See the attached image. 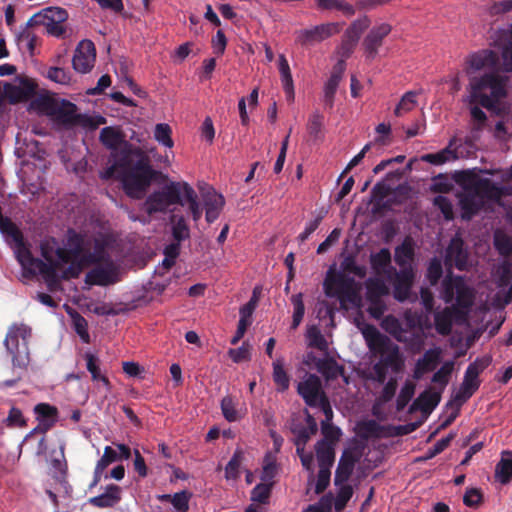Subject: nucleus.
<instances>
[{
    "instance_id": "obj_19",
    "label": "nucleus",
    "mask_w": 512,
    "mask_h": 512,
    "mask_svg": "<svg viewBox=\"0 0 512 512\" xmlns=\"http://www.w3.org/2000/svg\"><path fill=\"white\" fill-rule=\"evenodd\" d=\"M499 62L498 54L490 49H483L470 54L466 58L465 71L467 74L480 71L482 69H494Z\"/></svg>"
},
{
    "instance_id": "obj_14",
    "label": "nucleus",
    "mask_w": 512,
    "mask_h": 512,
    "mask_svg": "<svg viewBox=\"0 0 512 512\" xmlns=\"http://www.w3.org/2000/svg\"><path fill=\"white\" fill-rule=\"evenodd\" d=\"M341 30V24L337 22L324 23L311 29H302L296 33V42L301 46H310L319 43Z\"/></svg>"
},
{
    "instance_id": "obj_18",
    "label": "nucleus",
    "mask_w": 512,
    "mask_h": 512,
    "mask_svg": "<svg viewBox=\"0 0 512 512\" xmlns=\"http://www.w3.org/2000/svg\"><path fill=\"white\" fill-rule=\"evenodd\" d=\"M391 30L392 26L388 23H381L370 29L362 42L366 58L372 60L376 57L384 38L390 34Z\"/></svg>"
},
{
    "instance_id": "obj_17",
    "label": "nucleus",
    "mask_w": 512,
    "mask_h": 512,
    "mask_svg": "<svg viewBox=\"0 0 512 512\" xmlns=\"http://www.w3.org/2000/svg\"><path fill=\"white\" fill-rule=\"evenodd\" d=\"M297 393L302 397L305 404L312 408H316L323 395H326L322 389L320 378L315 374H308L303 381L298 383Z\"/></svg>"
},
{
    "instance_id": "obj_45",
    "label": "nucleus",
    "mask_w": 512,
    "mask_h": 512,
    "mask_svg": "<svg viewBox=\"0 0 512 512\" xmlns=\"http://www.w3.org/2000/svg\"><path fill=\"white\" fill-rule=\"evenodd\" d=\"M389 294V289L385 282L379 278H370L366 282V298L381 299Z\"/></svg>"
},
{
    "instance_id": "obj_8",
    "label": "nucleus",
    "mask_w": 512,
    "mask_h": 512,
    "mask_svg": "<svg viewBox=\"0 0 512 512\" xmlns=\"http://www.w3.org/2000/svg\"><path fill=\"white\" fill-rule=\"evenodd\" d=\"M45 113L56 123L66 127H73L79 124L86 125L90 118L78 114L77 106L68 100L45 99L42 103Z\"/></svg>"
},
{
    "instance_id": "obj_27",
    "label": "nucleus",
    "mask_w": 512,
    "mask_h": 512,
    "mask_svg": "<svg viewBox=\"0 0 512 512\" xmlns=\"http://www.w3.org/2000/svg\"><path fill=\"white\" fill-rule=\"evenodd\" d=\"M121 500V488L118 485L110 484L105 492L89 499V503L98 508L114 507Z\"/></svg>"
},
{
    "instance_id": "obj_6",
    "label": "nucleus",
    "mask_w": 512,
    "mask_h": 512,
    "mask_svg": "<svg viewBox=\"0 0 512 512\" xmlns=\"http://www.w3.org/2000/svg\"><path fill=\"white\" fill-rule=\"evenodd\" d=\"M0 231L3 234L10 236L16 243V258L23 269V275L28 278L40 274H51L52 267L46 264V260L35 258L29 248L24 243L22 232L16 226V224L6 216L0 218Z\"/></svg>"
},
{
    "instance_id": "obj_60",
    "label": "nucleus",
    "mask_w": 512,
    "mask_h": 512,
    "mask_svg": "<svg viewBox=\"0 0 512 512\" xmlns=\"http://www.w3.org/2000/svg\"><path fill=\"white\" fill-rule=\"evenodd\" d=\"M251 346L248 342H243L238 348H231L228 350V355L235 363L248 361L251 359Z\"/></svg>"
},
{
    "instance_id": "obj_5",
    "label": "nucleus",
    "mask_w": 512,
    "mask_h": 512,
    "mask_svg": "<svg viewBox=\"0 0 512 512\" xmlns=\"http://www.w3.org/2000/svg\"><path fill=\"white\" fill-rule=\"evenodd\" d=\"M508 77L492 71L480 77L470 79L469 103H479L482 107L491 109L507 95Z\"/></svg>"
},
{
    "instance_id": "obj_54",
    "label": "nucleus",
    "mask_w": 512,
    "mask_h": 512,
    "mask_svg": "<svg viewBox=\"0 0 512 512\" xmlns=\"http://www.w3.org/2000/svg\"><path fill=\"white\" fill-rule=\"evenodd\" d=\"M415 393V384L407 381L400 390V393L396 400L397 411H402L410 400L413 398Z\"/></svg>"
},
{
    "instance_id": "obj_22",
    "label": "nucleus",
    "mask_w": 512,
    "mask_h": 512,
    "mask_svg": "<svg viewBox=\"0 0 512 512\" xmlns=\"http://www.w3.org/2000/svg\"><path fill=\"white\" fill-rule=\"evenodd\" d=\"M491 361V357L485 356L470 363L465 371L462 385L476 392L481 383L479 375L491 364Z\"/></svg>"
},
{
    "instance_id": "obj_38",
    "label": "nucleus",
    "mask_w": 512,
    "mask_h": 512,
    "mask_svg": "<svg viewBox=\"0 0 512 512\" xmlns=\"http://www.w3.org/2000/svg\"><path fill=\"white\" fill-rule=\"evenodd\" d=\"M319 468L330 469L335 460L334 447L327 441H318L315 445Z\"/></svg>"
},
{
    "instance_id": "obj_16",
    "label": "nucleus",
    "mask_w": 512,
    "mask_h": 512,
    "mask_svg": "<svg viewBox=\"0 0 512 512\" xmlns=\"http://www.w3.org/2000/svg\"><path fill=\"white\" fill-rule=\"evenodd\" d=\"M390 275L393 279V296L396 300L403 302L410 296L411 288L415 280L414 267H404L397 271L394 267H390Z\"/></svg>"
},
{
    "instance_id": "obj_64",
    "label": "nucleus",
    "mask_w": 512,
    "mask_h": 512,
    "mask_svg": "<svg viewBox=\"0 0 512 512\" xmlns=\"http://www.w3.org/2000/svg\"><path fill=\"white\" fill-rule=\"evenodd\" d=\"M191 498V493L183 490L175 493L172 496L171 504L175 508L177 512H187L189 510V500Z\"/></svg>"
},
{
    "instance_id": "obj_11",
    "label": "nucleus",
    "mask_w": 512,
    "mask_h": 512,
    "mask_svg": "<svg viewBox=\"0 0 512 512\" xmlns=\"http://www.w3.org/2000/svg\"><path fill=\"white\" fill-rule=\"evenodd\" d=\"M354 280L343 273L328 271L323 283L324 292L328 297H337L341 304L354 303L356 292L353 288Z\"/></svg>"
},
{
    "instance_id": "obj_9",
    "label": "nucleus",
    "mask_w": 512,
    "mask_h": 512,
    "mask_svg": "<svg viewBox=\"0 0 512 512\" xmlns=\"http://www.w3.org/2000/svg\"><path fill=\"white\" fill-rule=\"evenodd\" d=\"M183 183L171 182L161 190L154 191L145 200L144 209L149 215L158 212H166L169 206L174 204L184 205L181 194Z\"/></svg>"
},
{
    "instance_id": "obj_43",
    "label": "nucleus",
    "mask_w": 512,
    "mask_h": 512,
    "mask_svg": "<svg viewBox=\"0 0 512 512\" xmlns=\"http://www.w3.org/2000/svg\"><path fill=\"white\" fill-rule=\"evenodd\" d=\"M12 355V362L14 367L20 369H27L30 363V353L27 343H22V346L14 347L11 345V349H7Z\"/></svg>"
},
{
    "instance_id": "obj_34",
    "label": "nucleus",
    "mask_w": 512,
    "mask_h": 512,
    "mask_svg": "<svg viewBox=\"0 0 512 512\" xmlns=\"http://www.w3.org/2000/svg\"><path fill=\"white\" fill-rule=\"evenodd\" d=\"M370 264L376 274H387L390 277L391 253L388 248H382L371 254Z\"/></svg>"
},
{
    "instance_id": "obj_48",
    "label": "nucleus",
    "mask_w": 512,
    "mask_h": 512,
    "mask_svg": "<svg viewBox=\"0 0 512 512\" xmlns=\"http://www.w3.org/2000/svg\"><path fill=\"white\" fill-rule=\"evenodd\" d=\"M244 459V453L241 449H236L233 456L225 467V478L227 480H237L240 476V466Z\"/></svg>"
},
{
    "instance_id": "obj_62",
    "label": "nucleus",
    "mask_w": 512,
    "mask_h": 512,
    "mask_svg": "<svg viewBox=\"0 0 512 512\" xmlns=\"http://www.w3.org/2000/svg\"><path fill=\"white\" fill-rule=\"evenodd\" d=\"M383 327L397 341H398V337L400 338L403 335V333L406 331V329L403 328L400 321L394 316H387L383 321Z\"/></svg>"
},
{
    "instance_id": "obj_41",
    "label": "nucleus",
    "mask_w": 512,
    "mask_h": 512,
    "mask_svg": "<svg viewBox=\"0 0 512 512\" xmlns=\"http://www.w3.org/2000/svg\"><path fill=\"white\" fill-rule=\"evenodd\" d=\"M19 146L16 148L18 157H30L40 160L44 157L45 150L41 147L40 143L35 139H25L23 143L18 142Z\"/></svg>"
},
{
    "instance_id": "obj_61",
    "label": "nucleus",
    "mask_w": 512,
    "mask_h": 512,
    "mask_svg": "<svg viewBox=\"0 0 512 512\" xmlns=\"http://www.w3.org/2000/svg\"><path fill=\"white\" fill-rule=\"evenodd\" d=\"M72 318L75 332L79 335L84 343H89L90 335L88 333V323L86 319L77 312Z\"/></svg>"
},
{
    "instance_id": "obj_42",
    "label": "nucleus",
    "mask_w": 512,
    "mask_h": 512,
    "mask_svg": "<svg viewBox=\"0 0 512 512\" xmlns=\"http://www.w3.org/2000/svg\"><path fill=\"white\" fill-rule=\"evenodd\" d=\"M84 359L86 360V368L91 374L93 381H101L107 389H110L111 384L109 379L101 373L100 360L92 353H85Z\"/></svg>"
},
{
    "instance_id": "obj_39",
    "label": "nucleus",
    "mask_w": 512,
    "mask_h": 512,
    "mask_svg": "<svg viewBox=\"0 0 512 512\" xmlns=\"http://www.w3.org/2000/svg\"><path fill=\"white\" fill-rule=\"evenodd\" d=\"M32 330L25 324L14 325L6 335L4 344L7 349H11V345L18 347L19 338L23 340V343L28 344V339L31 337Z\"/></svg>"
},
{
    "instance_id": "obj_46",
    "label": "nucleus",
    "mask_w": 512,
    "mask_h": 512,
    "mask_svg": "<svg viewBox=\"0 0 512 512\" xmlns=\"http://www.w3.org/2000/svg\"><path fill=\"white\" fill-rule=\"evenodd\" d=\"M170 221L173 224L172 236L174 241L182 242L190 237V230L183 216L173 214Z\"/></svg>"
},
{
    "instance_id": "obj_37",
    "label": "nucleus",
    "mask_w": 512,
    "mask_h": 512,
    "mask_svg": "<svg viewBox=\"0 0 512 512\" xmlns=\"http://www.w3.org/2000/svg\"><path fill=\"white\" fill-rule=\"evenodd\" d=\"M316 8L320 11H340L346 17H352L356 13V8L342 0H315Z\"/></svg>"
},
{
    "instance_id": "obj_36",
    "label": "nucleus",
    "mask_w": 512,
    "mask_h": 512,
    "mask_svg": "<svg viewBox=\"0 0 512 512\" xmlns=\"http://www.w3.org/2000/svg\"><path fill=\"white\" fill-rule=\"evenodd\" d=\"M279 72L284 92L289 101L294 100V85L289 63L286 57L279 55Z\"/></svg>"
},
{
    "instance_id": "obj_55",
    "label": "nucleus",
    "mask_w": 512,
    "mask_h": 512,
    "mask_svg": "<svg viewBox=\"0 0 512 512\" xmlns=\"http://www.w3.org/2000/svg\"><path fill=\"white\" fill-rule=\"evenodd\" d=\"M494 246L502 256H509L512 254V240L508 235L502 232L495 233Z\"/></svg>"
},
{
    "instance_id": "obj_50",
    "label": "nucleus",
    "mask_w": 512,
    "mask_h": 512,
    "mask_svg": "<svg viewBox=\"0 0 512 512\" xmlns=\"http://www.w3.org/2000/svg\"><path fill=\"white\" fill-rule=\"evenodd\" d=\"M416 97H417V93L416 92H414V91L406 92L402 96V98L399 101V103L397 104V106H396V108L394 110V114L397 117H400L404 113H407V112H410L411 110H413L415 108V106L417 105Z\"/></svg>"
},
{
    "instance_id": "obj_30",
    "label": "nucleus",
    "mask_w": 512,
    "mask_h": 512,
    "mask_svg": "<svg viewBox=\"0 0 512 512\" xmlns=\"http://www.w3.org/2000/svg\"><path fill=\"white\" fill-rule=\"evenodd\" d=\"M494 477L502 485L512 480V451L505 450L501 453V459L495 466Z\"/></svg>"
},
{
    "instance_id": "obj_12",
    "label": "nucleus",
    "mask_w": 512,
    "mask_h": 512,
    "mask_svg": "<svg viewBox=\"0 0 512 512\" xmlns=\"http://www.w3.org/2000/svg\"><path fill=\"white\" fill-rule=\"evenodd\" d=\"M371 21L368 16L364 15L361 18L354 20L348 28L345 30L341 45L339 47L338 53L344 59H348L362 35V33L370 26Z\"/></svg>"
},
{
    "instance_id": "obj_15",
    "label": "nucleus",
    "mask_w": 512,
    "mask_h": 512,
    "mask_svg": "<svg viewBox=\"0 0 512 512\" xmlns=\"http://www.w3.org/2000/svg\"><path fill=\"white\" fill-rule=\"evenodd\" d=\"M96 60V48L91 40L85 39L78 43L73 59V69L82 74H86L92 70Z\"/></svg>"
},
{
    "instance_id": "obj_7",
    "label": "nucleus",
    "mask_w": 512,
    "mask_h": 512,
    "mask_svg": "<svg viewBox=\"0 0 512 512\" xmlns=\"http://www.w3.org/2000/svg\"><path fill=\"white\" fill-rule=\"evenodd\" d=\"M379 355V359L372 366V373L369 379L384 384L389 371L393 374H401L405 368V358L397 344L392 341L373 352Z\"/></svg>"
},
{
    "instance_id": "obj_2",
    "label": "nucleus",
    "mask_w": 512,
    "mask_h": 512,
    "mask_svg": "<svg viewBox=\"0 0 512 512\" xmlns=\"http://www.w3.org/2000/svg\"><path fill=\"white\" fill-rule=\"evenodd\" d=\"M440 297L445 303H453L434 314L436 331L447 336L452 331L453 322L457 318H463L473 306L475 291L469 286L463 276L448 273L441 283Z\"/></svg>"
},
{
    "instance_id": "obj_28",
    "label": "nucleus",
    "mask_w": 512,
    "mask_h": 512,
    "mask_svg": "<svg viewBox=\"0 0 512 512\" xmlns=\"http://www.w3.org/2000/svg\"><path fill=\"white\" fill-rule=\"evenodd\" d=\"M414 257V242L413 239L408 236L395 248L394 261L400 268L413 267L412 263Z\"/></svg>"
},
{
    "instance_id": "obj_1",
    "label": "nucleus",
    "mask_w": 512,
    "mask_h": 512,
    "mask_svg": "<svg viewBox=\"0 0 512 512\" xmlns=\"http://www.w3.org/2000/svg\"><path fill=\"white\" fill-rule=\"evenodd\" d=\"M108 245L104 237L90 238L73 228L66 231L62 247L54 237L43 239L40 242V253L53 270L51 274H43L48 288L53 290L61 280L78 278L91 265L111 266L114 262L107 251Z\"/></svg>"
},
{
    "instance_id": "obj_58",
    "label": "nucleus",
    "mask_w": 512,
    "mask_h": 512,
    "mask_svg": "<svg viewBox=\"0 0 512 512\" xmlns=\"http://www.w3.org/2000/svg\"><path fill=\"white\" fill-rule=\"evenodd\" d=\"M443 275V268L441 261L434 257L430 260L426 277L432 286H435Z\"/></svg>"
},
{
    "instance_id": "obj_4",
    "label": "nucleus",
    "mask_w": 512,
    "mask_h": 512,
    "mask_svg": "<svg viewBox=\"0 0 512 512\" xmlns=\"http://www.w3.org/2000/svg\"><path fill=\"white\" fill-rule=\"evenodd\" d=\"M132 153L139 158L135 163L129 161L127 157H123L118 162L117 165L121 168L119 179L127 196L141 199L161 172L152 168L149 158L140 149H135Z\"/></svg>"
},
{
    "instance_id": "obj_57",
    "label": "nucleus",
    "mask_w": 512,
    "mask_h": 512,
    "mask_svg": "<svg viewBox=\"0 0 512 512\" xmlns=\"http://www.w3.org/2000/svg\"><path fill=\"white\" fill-rule=\"evenodd\" d=\"M470 115L472 119L471 132L482 131L487 121L486 113L480 107L474 105L470 108Z\"/></svg>"
},
{
    "instance_id": "obj_3",
    "label": "nucleus",
    "mask_w": 512,
    "mask_h": 512,
    "mask_svg": "<svg viewBox=\"0 0 512 512\" xmlns=\"http://www.w3.org/2000/svg\"><path fill=\"white\" fill-rule=\"evenodd\" d=\"M455 181L465 192L459 195V205L463 220H471L483 206V200H498L503 195L502 188L489 178H478L470 171L456 172Z\"/></svg>"
},
{
    "instance_id": "obj_63",
    "label": "nucleus",
    "mask_w": 512,
    "mask_h": 512,
    "mask_svg": "<svg viewBox=\"0 0 512 512\" xmlns=\"http://www.w3.org/2000/svg\"><path fill=\"white\" fill-rule=\"evenodd\" d=\"M353 496V489L350 485L347 484H341V487L337 493L336 499H335V509L336 511H341L345 508L348 501Z\"/></svg>"
},
{
    "instance_id": "obj_56",
    "label": "nucleus",
    "mask_w": 512,
    "mask_h": 512,
    "mask_svg": "<svg viewBox=\"0 0 512 512\" xmlns=\"http://www.w3.org/2000/svg\"><path fill=\"white\" fill-rule=\"evenodd\" d=\"M221 411L224 418L229 422H235L239 419L236 405L231 396H225L220 403Z\"/></svg>"
},
{
    "instance_id": "obj_44",
    "label": "nucleus",
    "mask_w": 512,
    "mask_h": 512,
    "mask_svg": "<svg viewBox=\"0 0 512 512\" xmlns=\"http://www.w3.org/2000/svg\"><path fill=\"white\" fill-rule=\"evenodd\" d=\"M273 381L277 386L279 392H285L290 385V377L284 369L283 362L276 360L273 362Z\"/></svg>"
},
{
    "instance_id": "obj_24",
    "label": "nucleus",
    "mask_w": 512,
    "mask_h": 512,
    "mask_svg": "<svg viewBox=\"0 0 512 512\" xmlns=\"http://www.w3.org/2000/svg\"><path fill=\"white\" fill-rule=\"evenodd\" d=\"M116 273L115 264L104 265V267H95L85 276V282L89 285L107 286L115 282Z\"/></svg>"
},
{
    "instance_id": "obj_47",
    "label": "nucleus",
    "mask_w": 512,
    "mask_h": 512,
    "mask_svg": "<svg viewBox=\"0 0 512 512\" xmlns=\"http://www.w3.org/2000/svg\"><path fill=\"white\" fill-rule=\"evenodd\" d=\"M398 341L405 343L407 348L414 353L420 352L424 346V337L422 333L409 331L407 329L400 338L398 337Z\"/></svg>"
},
{
    "instance_id": "obj_10",
    "label": "nucleus",
    "mask_w": 512,
    "mask_h": 512,
    "mask_svg": "<svg viewBox=\"0 0 512 512\" xmlns=\"http://www.w3.org/2000/svg\"><path fill=\"white\" fill-rule=\"evenodd\" d=\"M68 19V12L61 7H46L35 13L28 21L27 25H42L46 28L50 36L62 38L66 33L63 23Z\"/></svg>"
},
{
    "instance_id": "obj_35",
    "label": "nucleus",
    "mask_w": 512,
    "mask_h": 512,
    "mask_svg": "<svg viewBox=\"0 0 512 512\" xmlns=\"http://www.w3.org/2000/svg\"><path fill=\"white\" fill-rule=\"evenodd\" d=\"M279 72L284 92L289 101L294 100V85L289 63L286 57L279 55Z\"/></svg>"
},
{
    "instance_id": "obj_40",
    "label": "nucleus",
    "mask_w": 512,
    "mask_h": 512,
    "mask_svg": "<svg viewBox=\"0 0 512 512\" xmlns=\"http://www.w3.org/2000/svg\"><path fill=\"white\" fill-rule=\"evenodd\" d=\"M363 336L371 352L378 351L379 348L391 341L387 336L381 334L374 325H367L363 330Z\"/></svg>"
},
{
    "instance_id": "obj_13",
    "label": "nucleus",
    "mask_w": 512,
    "mask_h": 512,
    "mask_svg": "<svg viewBox=\"0 0 512 512\" xmlns=\"http://www.w3.org/2000/svg\"><path fill=\"white\" fill-rule=\"evenodd\" d=\"M444 263L448 268L454 267L459 271L469 269V251L461 237L454 236L450 240L445 250Z\"/></svg>"
},
{
    "instance_id": "obj_26",
    "label": "nucleus",
    "mask_w": 512,
    "mask_h": 512,
    "mask_svg": "<svg viewBox=\"0 0 512 512\" xmlns=\"http://www.w3.org/2000/svg\"><path fill=\"white\" fill-rule=\"evenodd\" d=\"M440 348H433L425 351L415 365L414 377L420 378L423 374L433 371L440 362Z\"/></svg>"
},
{
    "instance_id": "obj_33",
    "label": "nucleus",
    "mask_w": 512,
    "mask_h": 512,
    "mask_svg": "<svg viewBox=\"0 0 512 512\" xmlns=\"http://www.w3.org/2000/svg\"><path fill=\"white\" fill-rule=\"evenodd\" d=\"M315 366L326 380H335L344 373L343 366L331 357L317 359Z\"/></svg>"
},
{
    "instance_id": "obj_23",
    "label": "nucleus",
    "mask_w": 512,
    "mask_h": 512,
    "mask_svg": "<svg viewBox=\"0 0 512 512\" xmlns=\"http://www.w3.org/2000/svg\"><path fill=\"white\" fill-rule=\"evenodd\" d=\"M358 460L359 457L351 449L343 451L335 471L334 483L336 486L348 481Z\"/></svg>"
},
{
    "instance_id": "obj_25",
    "label": "nucleus",
    "mask_w": 512,
    "mask_h": 512,
    "mask_svg": "<svg viewBox=\"0 0 512 512\" xmlns=\"http://www.w3.org/2000/svg\"><path fill=\"white\" fill-rule=\"evenodd\" d=\"M36 419L39 421L38 428L45 433L50 430L57 422L58 409L48 403H39L34 407Z\"/></svg>"
},
{
    "instance_id": "obj_32",
    "label": "nucleus",
    "mask_w": 512,
    "mask_h": 512,
    "mask_svg": "<svg viewBox=\"0 0 512 512\" xmlns=\"http://www.w3.org/2000/svg\"><path fill=\"white\" fill-rule=\"evenodd\" d=\"M455 143V139L450 140L449 145L436 152V153H428L422 156V161L427 162L432 165H442L447 162L458 159L456 149H453L452 146Z\"/></svg>"
},
{
    "instance_id": "obj_20",
    "label": "nucleus",
    "mask_w": 512,
    "mask_h": 512,
    "mask_svg": "<svg viewBox=\"0 0 512 512\" xmlns=\"http://www.w3.org/2000/svg\"><path fill=\"white\" fill-rule=\"evenodd\" d=\"M37 84L30 78H22L18 85L6 83L5 96L12 103L28 101L36 94Z\"/></svg>"
},
{
    "instance_id": "obj_52",
    "label": "nucleus",
    "mask_w": 512,
    "mask_h": 512,
    "mask_svg": "<svg viewBox=\"0 0 512 512\" xmlns=\"http://www.w3.org/2000/svg\"><path fill=\"white\" fill-rule=\"evenodd\" d=\"M171 127L166 123H159L155 126L154 138L155 140L167 148H172L174 142L171 138Z\"/></svg>"
},
{
    "instance_id": "obj_53",
    "label": "nucleus",
    "mask_w": 512,
    "mask_h": 512,
    "mask_svg": "<svg viewBox=\"0 0 512 512\" xmlns=\"http://www.w3.org/2000/svg\"><path fill=\"white\" fill-rule=\"evenodd\" d=\"M46 77L61 85H69L72 81L70 71L62 67H50L47 71Z\"/></svg>"
},
{
    "instance_id": "obj_51",
    "label": "nucleus",
    "mask_w": 512,
    "mask_h": 512,
    "mask_svg": "<svg viewBox=\"0 0 512 512\" xmlns=\"http://www.w3.org/2000/svg\"><path fill=\"white\" fill-rule=\"evenodd\" d=\"M291 302L293 304V317H292V329H296L303 320L305 313V306L303 302V294L298 293L291 297Z\"/></svg>"
},
{
    "instance_id": "obj_29",
    "label": "nucleus",
    "mask_w": 512,
    "mask_h": 512,
    "mask_svg": "<svg viewBox=\"0 0 512 512\" xmlns=\"http://www.w3.org/2000/svg\"><path fill=\"white\" fill-rule=\"evenodd\" d=\"M440 401V392L425 390L414 400L410 410H420L423 413H430L438 406Z\"/></svg>"
},
{
    "instance_id": "obj_31",
    "label": "nucleus",
    "mask_w": 512,
    "mask_h": 512,
    "mask_svg": "<svg viewBox=\"0 0 512 512\" xmlns=\"http://www.w3.org/2000/svg\"><path fill=\"white\" fill-rule=\"evenodd\" d=\"M99 139L105 147L111 150L118 149L122 144L128 146L123 132L112 126L104 127L100 132Z\"/></svg>"
},
{
    "instance_id": "obj_59",
    "label": "nucleus",
    "mask_w": 512,
    "mask_h": 512,
    "mask_svg": "<svg viewBox=\"0 0 512 512\" xmlns=\"http://www.w3.org/2000/svg\"><path fill=\"white\" fill-rule=\"evenodd\" d=\"M454 363L452 361L445 362L439 370H437L432 376V382L440 384L444 388L448 382L449 377L453 371Z\"/></svg>"
},
{
    "instance_id": "obj_49",
    "label": "nucleus",
    "mask_w": 512,
    "mask_h": 512,
    "mask_svg": "<svg viewBox=\"0 0 512 512\" xmlns=\"http://www.w3.org/2000/svg\"><path fill=\"white\" fill-rule=\"evenodd\" d=\"M183 195L189 205V210L194 221H198L202 216V210L197 201V194L194 189L186 182H183Z\"/></svg>"
},
{
    "instance_id": "obj_21",
    "label": "nucleus",
    "mask_w": 512,
    "mask_h": 512,
    "mask_svg": "<svg viewBox=\"0 0 512 512\" xmlns=\"http://www.w3.org/2000/svg\"><path fill=\"white\" fill-rule=\"evenodd\" d=\"M202 198L206 221L213 223L220 216L225 205V199L222 194L217 193L213 188L203 192Z\"/></svg>"
}]
</instances>
